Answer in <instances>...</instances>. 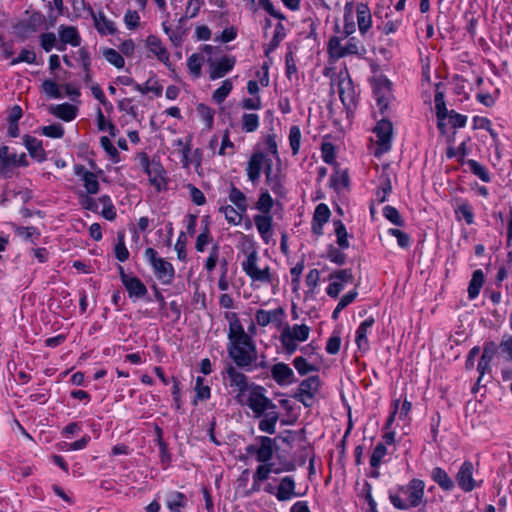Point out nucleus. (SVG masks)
<instances>
[{"label":"nucleus","instance_id":"obj_19","mask_svg":"<svg viewBox=\"0 0 512 512\" xmlns=\"http://www.w3.org/2000/svg\"><path fill=\"white\" fill-rule=\"evenodd\" d=\"M16 153H10L9 147L2 145L0 147V177L3 179H11L15 175Z\"/></svg>","mask_w":512,"mask_h":512},{"label":"nucleus","instance_id":"obj_26","mask_svg":"<svg viewBox=\"0 0 512 512\" xmlns=\"http://www.w3.org/2000/svg\"><path fill=\"white\" fill-rule=\"evenodd\" d=\"M156 439L155 442L159 448V458L163 470H167L172 464V453L169 450L168 443L163 438V429L155 426Z\"/></svg>","mask_w":512,"mask_h":512},{"label":"nucleus","instance_id":"obj_10","mask_svg":"<svg viewBox=\"0 0 512 512\" xmlns=\"http://www.w3.org/2000/svg\"><path fill=\"white\" fill-rule=\"evenodd\" d=\"M258 254L255 250L251 251L246 260L242 263V269L245 274L252 281H259L262 283L273 284L275 278L271 273V269L269 266H266L263 269H259L257 266Z\"/></svg>","mask_w":512,"mask_h":512},{"label":"nucleus","instance_id":"obj_35","mask_svg":"<svg viewBox=\"0 0 512 512\" xmlns=\"http://www.w3.org/2000/svg\"><path fill=\"white\" fill-rule=\"evenodd\" d=\"M194 398L192 400V404L194 406L198 405V402H205L211 398L212 392L209 384H205V378L202 376H197L195 379L194 385Z\"/></svg>","mask_w":512,"mask_h":512},{"label":"nucleus","instance_id":"obj_64","mask_svg":"<svg viewBox=\"0 0 512 512\" xmlns=\"http://www.w3.org/2000/svg\"><path fill=\"white\" fill-rule=\"evenodd\" d=\"M41 133L52 139H60L64 136V128L59 123H53L41 128Z\"/></svg>","mask_w":512,"mask_h":512},{"label":"nucleus","instance_id":"obj_58","mask_svg":"<svg viewBox=\"0 0 512 512\" xmlns=\"http://www.w3.org/2000/svg\"><path fill=\"white\" fill-rule=\"evenodd\" d=\"M213 241V237L209 227H203L201 232L196 238L195 249L197 252L203 253L206 246Z\"/></svg>","mask_w":512,"mask_h":512},{"label":"nucleus","instance_id":"obj_53","mask_svg":"<svg viewBox=\"0 0 512 512\" xmlns=\"http://www.w3.org/2000/svg\"><path fill=\"white\" fill-rule=\"evenodd\" d=\"M392 192V185L390 178L387 175L380 177V184L376 191V200L383 203L387 200L388 195Z\"/></svg>","mask_w":512,"mask_h":512},{"label":"nucleus","instance_id":"obj_9","mask_svg":"<svg viewBox=\"0 0 512 512\" xmlns=\"http://www.w3.org/2000/svg\"><path fill=\"white\" fill-rule=\"evenodd\" d=\"M265 183L270 187L273 194L280 199H284L287 196L286 189V175L282 172L280 166L276 169L273 168V161L268 160L264 170Z\"/></svg>","mask_w":512,"mask_h":512},{"label":"nucleus","instance_id":"obj_23","mask_svg":"<svg viewBox=\"0 0 512 512\" xmlns=\"http://www.w3.org/2000/svg\"><path fill=\"white\" fill-rule=\"evenodd\" d=\"M22 140L23 145L33 159H35L38 163H43L47 160V153L43 148V143L41 140L29 134H25L22 137Z\"/></svg>","mask_w":512,"mask_h":512},{"label":"nucleus","instance_id":"obj_28","mask_svg":"<svg viewBox=\"0 0 512 512\" xmlns=\"http://www.w3.org/2000/svg\"><path fill=\"white\" fill-rule=\"evenodd\" d=\"M259 449H257V461L260 463L270 462L276 448L275 439L268 436H257Z\"/></svg>","mask_w":512,"mask_h":512},{"label":"nucleus","instance_id":"obj_51","mask_svg":"<svg viewBox=\"0 0 512 512\" xmlns=\"http://www.w3.org/2000/svg\"><path fill=\"white\" fill-rule=\"evenodd\" d=\"M96 120H97V127L100 131H108V133L111 137L116 136V134L118 132L117 127L115 126V124L112 121L106 119L105 115L103 114V112L100 108H98Z\"/></svg>","mask_w":512,"mask_h":512},{"label":"nucleus","instance_id":"obj_37","mask_svg":"<svg viewBox=\"0 0 512 512\" xmlns=\"http://www.w3.org/2000/svg\"><path fill=\"white\" fill-rule=\"evenodd\" d=\"M495 349L493 345H487L484 347L481 358L477 365V370L479 372V378L477 380V384L481 383V380L483 376L485 375L486 371L490 368V363L494 357Z\"/></svg>","mask_w":512,"mask_h":512},{"label":"nucleus","instance_id":"obj_6","mask_svg":"<svg viewBox=\"0 0 512 512\" xmlns=\"http://www.w3.org/2000/svg\"><path fill=\"white\" fill-rule=\"evenodd\" d=\"M145 260L151 265L156 278L163 284L170 285L175 278L174 266L164 258L158 256V252L147 247L144 251Z\"/></svg>","mask_w":512,"mask_h":512},{"label":"nucleus","instance_id":"obj_52","mask_svg":"<svg viewBox=\"0 0 512 512\" xmlns=\"http://www.w3.org/2000/svg\"><path fill=\"white\" fill-rule=\"evenodd\" d=\"M71 7L76 17L86 18L94 12V9L85 0H71Z\"/></svg>","mask_w":512,"mask_h":512},{"label":"nucleus","instance_id":"obj_5","mask_svg":"<svg viewBox=\"0 0 512 512\" xmlns=\"http://www.w3.org/2000/svg\"><path fill=\"white\" fill-rule=\"evenodd\" d=\"M274 204L275 201L270 192L267 189H260L258 199L255 203V209H257L260 213L253 216V222L256 226L260 238L267 245L275 244V240L273 239L274 219L271 213Z\"/></svg>","mask_w":512,"mask_h":512},{"label":"nucleus","instance_id":"obj_12","mask_svg":"<svg viewBox=\"0 0 512 512\" xmlns=\"http://www.w3.org/2000/svg\"><path fill=\"white\" fill-rule=\"evenodd\" d=\"M337 90L349 118L352 114V77L346 65L338 73Z\"/></svg>","mask_w":512,"mask_h":512},{"label":"nucleus","instance_id":"obj_47","mask_svg":"<svg viewBox=\"0 0 512 512\" xmlns=\"http://www.w3.org/2000/svg\"><path fill=\"white\" fill-rule=\"evenodd\" d=\"M219 213L224 214L226 221L232 225H239L244 214L231 205L220 206Z\"/></svg>","mask_w":512,"mask_h":512},{"label":"nucleus","instance_id":"obj_40","mask_svg":"<svg viewBox=\"0 0 512 512\" xmlns=\"http://www.w3.org/2000/svg\"><path fill=\"white\" fill-rule=\"evenodd\" d=\"M484 283V273L481 269H477L473 272L472 278L468 286V298L470 300L476 299L481 291Z\"/></svg>","mask_w":512,"mask_h":512},{"label":"nucleus","instance_id":"obj_30","mask_svg":"<svg viewBox=\"0 0 512 512\" xmlns=\"http://www.w3.org/2000/svg\"><path fill=\"white\" fill-rule=\"evenodd\" d=\"M350 184V177L348 169H340L339 165H335L334 172L330 177L329 186L337 193L348 189Z\"/></svg>","mask_w":512,"mask_h":512},{"label":"nucleus","instance_id":"obj_15","mask_svg":"<svg viewBox=\"0 0 512 512\" xmlns=\"http://www.w3.org/2000/svg\"><path fill=\"white\" fill-rule=\"evenodd\" d=\"M268 160H272L271 158H267L265 153L262 151H257L251 154L247 166H246V174L248 180L253 184H258L262 169L265 170L266 163Z\"/></svg>","mask_w":512,"mask_h":512},{"label":"nucleus","instance_id":"obj_48","mask_svg":"<svg viewBox=\"0 0 512 512\" xmlns=\"http://www.w3.org/2000/svg\"><path fill=\"white\" fill-rule=\"evenodd\" d=\"M274 463L266 462L259 465L253 474V480L262 482L269 478L270 473L280 474L282 470H273Z\"/></svg>","mask_w":512,"mask_h":512},{"label":"nucleus","instance_id":"obj_8","mask_svg":"<svg viewBox=\"0 0 512 512\" xmlns=\"http://www.w3.org/2000/svg\"><path fill=\"white\" fill-rule=\"evenodd\" d=\"M118 272L121 283L125 287L128 297L133 302L140 299L150 301L147 297L148 289L139 277L127 274L121 265H118Z\"/></svg>","mask_w":512,"mask_h":512},{"label":"nucleus","instance_id":"obj_17","mask_svg":"<svg viewBox=\"0 0 512 512\" xmlns=\"http://www.w3.org/2000/svg\"><path fill=\"white\" fill-rule=\"evenodd\" d=\"M236 64V57L232 55H224L216 61H209V78L216 80L223 78L233 70Z\"/></svg>","mask_w":512,"mask_h":512},{"label":"nucleus","instance_id":"obj_13","mask_svg":"<svg viewBox=\"0 0 512 512\" xmlns=\"http://www.w3.org/2000/svg\"><path fill=\"white\" fill-rule=\"evenodd\" d=\"M455 479L459 488L467 493L482 485V481L474 478V465L470 460H466L460 465Z\"/></svg>","mask_w":512,"mask_h":512},{"label":"nucleus","instance_id":"obj_2","mask_svg":"<svg viewBox=\"0 0 512 512\" xmlns=\"http://www.w3.org/2000/svg\"><path fill=\"white\" fill-rule=\"evenodd\" d=\"M225 318L229 322L228 343L226 346L228 357L237 363L249 362L250 357H257V348L254 340L245 332V329L235 312H228Z\"/></svg>","mask_w":512,"mask_h":512},{"label":"nucleus","instance_id":"obj_11","mask_svg":"<svg viewBox=\"0 0 512 512\" xmlns=\"http://www.w3.org/2000/svg\"><path fill=\"white\" fill-rule=\"evenodd\" d=\"M393 126L389 120L382 119L375 126L373 132L375 134L374 155L380 157L391 149Z\"/></svg>","mask_w":512,"mask_h":512},{"label":"nucleus","instance_id":"obj_42","mask_svg":"<svg viewBox=\"0 0 512 512\" xmlns=\"http://www.w3.org/2000/svg\"><path fill=\"white\" fill-rule=\"evenodd\" d=\"M435 102V112L436 117L438 119V128L442 129L444 127V120L447 119V116L450 111L446 108L444 94L441 91H437L434 97Z\"/></svg>","mask_w":512,"mask_h":512},{"label":"nucleus","instance_id":"obj_33","mask_svg":"<svg viewBox=\"0 0 512 512\" xmlns=\"http://www.w3.org/2000/svg\"><path fill=\"white\" fill-rule=\"evenodd\" d=\"M320 386L319 376L314 375L302 380L294 395L314 398Z\"/></svg>","mask_w":512,"mask_h":512},{"label":"nucleus","instance_id":"obj_18","mask_svg":"<svg viewBox=\"0 0 512 512\" xmlns=\"http://www.w3.org/2000/svg\"><path fill=\"white\" fill-rule=\"evenodd\" d=\"M357 26L364 39H372V14L367 4L360 3L356 7Z\"/></svg>","mask_w":512,"mask_h":512},{"label":"nucleus","instance_id":"obj_63","mask_svg":"<svg viewBox=\"0 0 512 512\" xmlns=\"http://www.w3.org/2000/svg\"><path fill=\"white\" fill-rule=\"evenodd\" d=\"M40 46L45 52H50L53 48L57 49V38L53 32H45L39 35Z\"/></svg>","mask_w":512,"mask_h":512},{"label":"nucleus","instance_id":"obj_29","mask_svg":"<svg viewBox=\"0 0 512 512\" xmlns=\"http://www.w3.org/2000/svg\"><path fill=\"white\" fill-rule=\"evenodd\" d=\"M295 481L292 476H285L280 480L275 496L278 501H288L293 497L301 496L295 492Z\"/></svg>","mask_w":512,"mask_h":512},{"label":"nucleus","instance_id":"obj_50","mask_svg":"<svg viewBox=\"0 0 512 512\" xmlns=\"http://www.w3.org/2000/svg\"><path fill=\"white\" fill-rule=\"evenodd\" d=\"M301 138L302 133L300 127L297 125L291 126L289 130L288 140L293 156H296L299 153L301 146Z\"/></svg>","mask_w":512,"mask_h":512},{"label":"nucleus","instance_id":"obj_49","mask_svg":"<svg viewBox=\"0 0 512 512\" xmlns=\"http://www.w3.org/2000/svg\"><path fill=\"white\" fill-rule=\"evenodd\" d=\"M260 118L256 113H244L242 115V130L246 133H252L258 130Z\"/></svg>","mask_w":512,"mask_h":512},{"label":"nucleus","instance_id":"obj_59","mask_svg":"<svg viewBox=\"0 0 512 512\" xmlns=\"http://www.w3.org/2000/svg\"><path fill=\"white\" fill-rule=\"evenodd\" d=\"M103 55L108 63L113 65L114 67L121 69L125 65V60L122 54L116 51L113 48H106L103 52Z\"/></svg>","mask_w":512,"mask_h":512},{"label":"nucleus","instance_id":"obj_31","mask_svg":"<svg viewBox=\"0 0 512 512\" xmlns=\"http://www.w3.org/2000/svg\"><path fill=\"white\" fill-rule=\"evenodd\" d=\"M399 408V399H395L391 404V412L386 420V423L384 425V434H383V440L384 444L386 445H392L395 443V436L396 432L393 429V423L395 421L396 415L398 413Z\"/></svg>","mask_w":512,"mask_h":512},{"label":"nucleus","instance_id":"obj_34","mask_svg":"<svg viewBox=\"0 0 512 512\" xmlns=\"http://www.w3.org/2000/svg\"><path fill=\"white\" fill-rule=\"evenodd\" d=\"M261 416H263V418L259 421L258 429L268 434H274L279 419L276 408L266 410Z\"/></svg>","mask_w":512,"mask_h":512},{"label":"nucleus","instance_id":"obj_57","mask_svg":"<svg viewBox=\"0 0 512 512\" xmlns=\"http://www.w3.org/2000/svg\"><path fill=\"white\" fill-rule=\"evenodd\" d=\"M100 146L108 154V156L110 157V160L113 163L117 164V163L120 162V160H121L120 159V153L117 150V148L113 145V143L111 142L109 137L102 136L100 138Z\"/></svg>","mask_w":512,"mask_h":512},{"label":"nucleus","instance_id":"obj_27","mask_svg":"<svg viewBox=\"0 0 512 512\" xmlns=\"http://www.w3.org/2000/svg\"><path fill=\"white\" fill-rule=\"evenodd\" d=\"M165 505L170 512H183L188 506V498L183 492L170 490L166 493Z\"/></svg>","mask_w":512,"mask_h":512},{"label":"nucleus","instance_id":"obj_43","mask_svg":"<svg viewBox=\"0 0 512 512\" xmlns=\"http://www.w3.org/2000/svg\"><path fill=\"white\" fill-rule=\"evenodd\" d=\"M286 37L285 27L279 22L275 26L274 34L264 49L265 55H269L271 52L276 50L280 45L281 41Z\"/></svg>","mask_w":512,"mask_h":512},{"label":"nucleus","instance_id":"obj_62","mask_svg":"<svg viewBox=\"0 0 512 512\" xmlns=\"http://www.w3.org/2000/svg\"><path fill=\"white\" fill-rule=\"evenodd\" d=\"M91 441V437L88 434L83 435L80 439L74 442H63L61 449L64 451H79L87 447L89 442Z\"/></svg>","mask_w":512,"mask_h":512},{"label":"nucleus","instance_id":"obj_46","mask_svg":"<svg viewBox=\"0 0 512 512\" xmlns=\"http://www.w3.org/2000/svg\"><path fill=\"white\" fill-rule=\"evenodd\" d=\"M204 58L199 53H193L187 59V67L192 78L197 79L201 76V69Z\"/></svg>","mask_w":512,"mask_h":512},{"label":"nucleus","instance_id":"obj_61","mask_svg":"<svg viewBox=\"0 0 512 512\" xmlns=\"http://www.w3.org/2000/svg\"><path fill=\"white\" fill-rule=\"evenodd\" d=\"M41 89L46 94V96L48 98H51V99L62 98V94L59 90L58 84L52 79L44 80L42 82Z\"/></svg>","mask_w":512,"mask_h":512},{"label":"nucleus","instance_id":"obj_4","mask_svg":"<svg viewBox=\"0 0 512 512\" xmlns=\"http://www.w3.org/2000/svg\"><path fill=\"white\" fill-rule=\"evenodd\" d=\"M425 482L418 478L411 479L405 485H399L389 491V500L398 510H410L424 502Z\"/></svg>","mask_w":512,"mask_h":512},{"label":"nucleus","instance_id":"obj_39","mask_svg":"<svg viewBox=\"0 0 512 512\" xmlns=\"http://www.w3.org/2000/svg\"><path fill=\"white\" fill-rule=\"evenodd\" d=\"M228 199L232 204L235 205V207L237 208V210L240 211V213L247 212L248 204L246 195L234 184H231Z\"/></svg>","mask_w":512,"mask_h":512},{"label":"nucleus","instance_id":"obj_25","mask_svg":"<svg viewBox=\"0 0 512 512\" xmlns=\"http://www.w3.org/2000/svg\"><path fill=\"white\" fill-rule=\"evenodd\" d=\"M374 318L368 317L357 328L355 342L357 344L358 350L361 353H365L369 350L370 344L367 338V334L372 331L374 325Z\"/></svg>","mask_w":512,"mask_h":512},{"label":"nucleus","instance_id":"obj_60","mask_svg":"<svg viewBox=\"0 0 512 512\" xmlns=\"http://www.w3.org/2000/svg\"><path fill=\"white\" fill-rule=\"evenodd\" d=\"M455 213L458 218H463L468 225H472L474 223V213L471 205L467 202H461Z\"/></svg>","mask_w":512,"mask_h":512},{"label":"nucleus","instance_id":"obj_20","mask_svg":"<svg viewBox=\"0 0 512 512\" xmlns=\"http://www.w3.org/2000/svg\"><path fill=\"white\" fill-rule=\"evenodd\" d=\"M331 217V210L325 203H320L315 207L311 229L314 235L322 236L324 234V225L329 221Z\"/></svg>","mask_w":512,"mask_h":512},{"label":"nucleus","instance_id":"obj_32","mask_svg":"<svg viewBox=\"0 0 512 512\" xmlns=\"http://www.w3.org/2000/svg\"><path fill=\"white\" fill-rule=\"evenodd\" d=\"M149 177L150 184L158 191L161 190V184L164 182L165 169L159 159L153 158L149 169L144 171Z\"/></svg>","mask_w":512,"mask_h":512},{"label":"nucleus","instance_id":"obj_1","mask_svg":"<svg viewBox=\"0 0 512 512\" xmlns=\"http://www.w3.org/2000/svg\"><path fill=\"white\" fill-rule=\"evenodd\" d=\"M257 367V357H250L249 362H226L220 376L225 389L238 404L249 407L255 415H262L266 410L277 407L266 396L265 387L250 381L246 375Z\"/></svg>","mask_w":512,"mask_h":512},{"label":"nucleus","instance_id":"obj_55","mask_svg":"<svg viewBox=\"0 0 512 512\" xmlns=\"http://www.w3.org/2000/svg\"><path fill=\"white\" fill-rule=\"evenodd\" d=\"M382 214L385 219H387L390 223H392L395 226L402 227L405 224V221L403 217L400 215L399 211L391 205L384 206L382 209Z\"/></svg>","mask_w":512,"mask_h":512},{"label":"nucleus","instance_id":"obj_22","mask_svg":"<svg viewBox=\"0 0 512 512\" xmlns=\"http://www.w3.org/2000/svg\"><path fill=\"white\" fill-rule=\"evenodd\" d=\"M271 376L279 386H287L296 382L293 370L283 362L276 363L271 367Z\"/></svg>","mask_w":512,"mask_h":512},{"label":"nucleus","instance_id":"obj_45","mask_svg":"<svg viewBox=\"0 0 512 512\" xmlns=\"http://www.w3.org/2000/svg\"><path fill=\"white\" fill-rule=\"evenodd\" d=\"M471 173L477 176L481 181L488 183L491 181L490 173L482 164L474 159H468L465 162Z\"/></svg>","mask_w":512,"mask_h":512},{"label":"nucleus","instance_id":"obj_7","mask_svg":"<svg viewBox=\"0 0 512 512\" xmlns=\"http://www.w3.org/2000/svg\"><path fill=\"white\" fill-rule=\"evenodd\" d=\"M371 86L380 112H386L390 102L394 98L391 81L386 76L377 74L372 77Z\"/></svg>","mask_w":512,"mask_h":512},{"label":"nucleus","instance_id":"obj_36","mask_svg":"<svg viewBox=\"0 0 512 512\" xmlns=\"http://www.w3.org/2000/svg\"><path fill=\"white\" fill-rule=\"evenodd\" d=\"M50 112L57 118L70 122L77 117V108L69 103H62L56 106H52Z\"/></svg>","mask_w":512,"mask_h":512},{"label":"nucleus","instance_id":"obj_21","mask_svg":"<svg viewBox=\"0 0 512 512\" xmlns=\"http://www.w3.org/2000/svg\"><path fill=\"white\" fill-rule=\"evenodd\" d=\"M60 43L57 46V50L64 51L66 45L69 44L73 47H78L81 44V36L79 31L74 26L60 25L58 28Z\"/></svg>","mask_w":512,"mask_h":512},{"label":"nucleus","instance_id":"obj_56","mask_svg":"<svg viewBox=\"0 0 512 512\" xmlns=\"http://www.w3.org/2000/svg\"><path fill=\"white\" fill-rule=\"evenodd\" d=\"M321 157L322 160L329 165L335 167V165H339L336 162V152L335 146L331 142H322L321 144Z\"/></svg>","mask_w":512,"mask_h":512},{"label":"nucleus","instance_id":"obj_14","mask_svg":"<svg viewBox=\"0 0 512 512\" xmlns=\"http://www.w3.org/2000/svg\"><path fill=\"white\" fill-rule=\"evenodd\" d=\"M44 22V15L39 11H33L26 20H22L14 26L15 33L20 39L25 40L36 33Z\"/></svg>","mask_w":512,"mask_h":512},{"label":"nucleus","instance_id":"obj_24","mask_svg":"<svg viewBox=\"0 0 512 512\" xmlns=\"http://www.w3.org/2000/svg\"><path fill=\"white\" fill-rule=\"evenodd\" d=\"M91 18L94 22V27L101 36L115 35L117 27L115 23L108 19L102 10L93 12Z\"/></svg>","mask_w":512,"mask_h":512},{"label":"nucleus","instance_id":"obj_38","mask_svg":"<svg viewBox=\"0 0 512 512\" xmlns=\"http://www.w3.org/2000/svg\"><path fill=\"white\" fill-rule=\"evenodd\" d=\"M431 478L438 484V486L445 491H451L455 485L452 478L441 467L433 468Z\"/></svg>","mask_w":512,"mask_h":512},{"label":"nucleus","instance_id":"obj_41","mask_svg":"<svg viewBox=\"0 0 512 512\" xmlns=\"http://www.w3.org/2000/svg\"><path fill=\"white\" fill-rule=\"evenodd\" d=\"M11 226L15 232V234L26 241H31L35 243L41 236L40 230L35 226H18L14 223H11Z\"/></svg>","mask_w":512,"mask_h":512},{"label":"nucleus","instance_id":"obj_3","mask_svg":"<svg viewBox=\"0 0 512 512\" xmlns=\"http://www.w3.org/2000/svg\"><path fill=\"white\" fill-rule=\"evenodd\" d=\"M352 13V1H347L344 11V28L340 31L338 23L334 25L336 35L330 37L327 43V54L329 64H335L339 59L352 54V38L343 40L352 34V21L350 15Z\"/></svg>","mask_w":512,"mask_h":512},{"label":"nucleus","instance_id":"obj_44","mask_svg":"<svg viewBox=\"0 0 512 512\" xmlns=\"http://www.w3.org/2000/svg\"><path fill=\"white\" fill-rule=\"evenodd\" d=\"M114 254L119 262H125L129 259L130 253L125 244V233L122 231L117 233V243L114 247Z\"/></svg>","mask_w":512,"mask_h":512},{"label":"nucleus","instance_id":"obj_54","mask_svg":"<svg viewBox=\"0 0 512 512\" xmlns=\"http://www.w3.org/2000/svg\"><path fill=\"white\" fill-rule=\"evenodd\" d=\"M233 89V84L230 79H226L222 82L221 86L218 87L212 94V99L217 103L221 104L228 97Z\"/></svg>","mask_w":512,"mask_h":512},{"label":"nucleus","instance_id":"obj_16","mask_svg":"<svg viewBox=\"0 0 512 512\" xmlns=\"http://www.w3.org/2000/svg\"><path fill=\"white\" fill-rule=\"evenodd\" d=\"M145 46L149 52L157 57L170 71H174V65L170 62V53L163 45L162 40L157 35H148L145 40Z\"/></svg>","mask_w":512,"mask_h":512}]
</instances>
